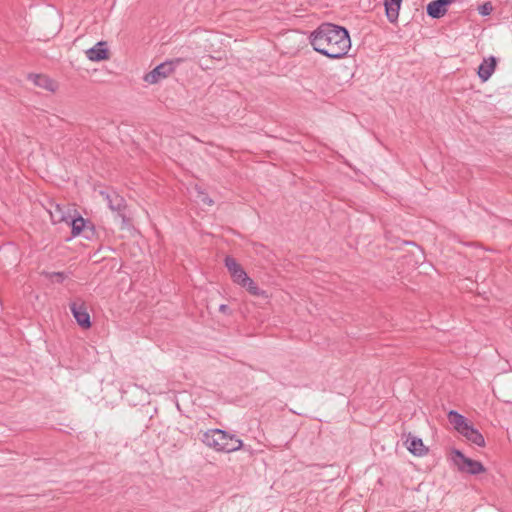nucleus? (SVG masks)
Returning <instances> with one entry per match:
<instances>
[{
  "label": "nucleus",
  "instance_id": "obj_1",
  "mask_svg": "<svg viewBox=\"0 0 512 512\" xmlns=\"http://www.w3.org/2000/svg\"><path fill=\"white\" fill-rule=\"evenodd\" d=\"M309 41L316 52L330 59H341L351 49L349 31L330 22H324L312 31Z\"/></svg>",
  "mask_w": 512,
  "mask_h": 512
},
{
  "label": "nucleus",
  "instance_id": "obj_2",
  "mask_svg": "<svg viewBox=\"0 0 512 512\" xmlns=\"http://www.w3.org/2000/svg\"><path fill=\"white\" fill-rule=\"evenodd\" d=\"M201 441L216 452L231 453L243 447V441L235 434L219 428L207 430L203 433Z\"/></svg>",
  "mask_w": 512,
  "mask_h": 512
},
{
  "label": "nucleus",
  "instance_id": "obj_3",
  "mask_svg": "<svg viewBox=\"0 0 512 512\" xmlns=\"http://www.w3.org/2000/svg\"><path fill=\"white\" fill-rule=\"evenodd\" d=\"M181 62V58H176L174 60H168L163 63H160L153 70L148 72L143 79L145 82L149 84H157L161 80L171 75L174 72L176 66L179 65Z\"/></svg>",
  "mask_w": 512,
  "mask_h": 512
},
{
  "label": "nucleus",
  "instance_id": "obj_4",
  "mask_svg": "<svg viewBox=\"0 0 512 512\" xmlns=\"http://www.w3.org/2000/svg\"><path fill=\"white\" fill-rule=\"evenodd\" d=\"M453 461L459 471L468 473L470 475H478L486 471V468L481 462L466 457L460 450L457 449L453 450Z\"/></svg>",
  "mask_w": 512,
  "mask_h": 512
},
{
  "label": "nucleus",
  "instance_id": "obj_5",
  "mask_svg": "<svg viewBox=\"0 0 512 512\" xmlns=\"http://www.w3.org/2000/svg\"><path fill=\"white\" fill-rule=\"evenodd\" d=\"M69 307L74 319L81 328L89 329L92 326L90 315L83 301L77 300L71 302Z\"/></svg>",
  "mask_w": 512,
  "mask_h": 512
},
{
  "label": "nucleus",
  "instance_id": "obj_6",
  "mask_svg": "<svg viewBox=\"0 0 512 512\" xmlns=\"http://www.w3.org/2000/svg\"><path fill=\"white\" fill-rule=\"evenodd\" d=\"M224 264L234 283L240 285L243 281H247V273L234 257L226 256Z\"/></svg>",
  "mask_w": 512,
  "mask_h": 512
},
{
  "label": "nucleus",
  "instance_id": "obj_7",
  "mask_svg": "<svg viewBox=\"0 0 512 512\" xmlns=\"http://www.w3.org/2000/svg\"><path fill=\"white\" fill-rule=\"evenodd\" d=\"M39 205L45 209V211L49 214L50 219L53 224H58L61 222H68L70 218V214L67 213L64 208L55 203L54 201L49 200L48 206H44L42 203H39Z\"/></svg>",
  "mask_w": 512,
  "mask_h": 512
},
{
  "label": "nucleus",
  "instance_id": "obj_8",
  "mask_svg": "<svg viewBox=\"0 0 512 512\" xmlns=\"http://www.w3.org/2000/svg\"><path fill=\"white\" fill-rule=\"evenodd\" d=\"M405 436L404 445L412 455L422 457L428 453L429 449L424 445L421 438L412 435L410 432Z\"/></svg>",
  "mask_w": 512,
  "mask_h": 512
},
{
  "label": "nucleus",
  "instance_id": "obj_9",
  "mask_svg": "<svg viewBox=\"0 0 512 512\" xmlns=\"http://www.w3.org/2000/svg\"><path fill=\"white\" fill-rule=\"evenodd\" d=\"M455 0H433L426 7L427 15L433 19L443 17L448 10V6Z\"/></svg>",
  "mask_w": 512,
  "mask_h": 512
},
{
  "label": "nucleus",
  "instance_id": "obj_10",
  "mask_svg": "<svg viewBox=\"0 0 512 512\" xmlns=\"http://www.w3.org/2000/svg\"><path fill=\"white\" fill-rule=\"evenodd\" d=\"M101 195L105 197L109 208L112 211L118 212L119 215L123 218V220H125V215L122 214V211L126 208L125 199L116 192L108 193L101 191Z\"/></svg>",
  "mask_w": 512,
  "mask_h": 512
},
{
  "label": "nucleus",
  "instance_id": "obj_11",
  "mask_svg": "<svg viewBox=\"0 0 512 512\" xmlns=\"http://www.w3.org/2000/svg\"><path fill=\"white\" fill-rule=\"evenodd\" d=\"M86 56L89 60L100 62L109 59V50L105 41L96 43L93 47L86 51Z\"/></svg>",
  "mask_w": 512,
  "mask_h": 512
},
{
  "label": "nucleus",
  "instance_id": "obj_12",
  "mask_svg": "<svg viewBox=\"0 0 512 512\" xmlns=\"http://www.w3.org/2000/svg\"><path fill=\"white\" fill-rule=\"evenodd\" d=\"M497 66V58L495 56H490L487 59H484L482 63L478 66L477 74L482 82H486L494 73Z\"/></svg>",
  "mask_w": 512,
  "mask_h": 512
},
{
  "label": "nucleus",
  "instance_id": "obj_13",
  "mask_svg": "<svg viewBox=\"0 0 512 512\" xmlns=\"http://www.w3.org/2000/svg\"><path fill=\"white\" fill-rule=\"evenodd\" d=\"M460 434L463 437H465L467 441H469L479 447L485 446L484 436L471 423L466 428H464V430L461 431Z\"/></svg>",
  "mask_w": 512,
  "mask_h": 512
},
{
  "label": "nucleus",
  "instance_id": "obj_14",
  "mask_svg": "<svg viewBox=\"0 0 512 512\" xmlns=\"http://www.w3.org/2000/svg\"><path fill=\"white\" fill-rule=\"evenodd\" d=\"M403 0H384L386 17L390 23H395L399 17V11Z\"/></svg>",
  "mask_w": 512,
  "mask_h": 512
},
{
  "label": "nucleus",
  "instance_id": "obj_15",
  "mask_svg": "<svg viewBox=\"0 0 512 512\" xmlns=\"http://www.w3.org/2000/svg\"><path fill=\"white\" fill-rule=\"evenodd\" d=\"M447 417L450 424L453 425L454 429L458 433H461V431H463L464 428H466L470 424L465 416H463L462 414L458 413L455 410L449 411Z\"/></svg>",
  "mask_w": 512,
  "mask_h": 512
},
{
  "label": "nucleus",
  "instance_id": "obj_16",
  "mask_svg": "<svg viewBox=\"0 0 512 512\" xmlns=\"http://www.w3.org/2000/svg\"><path fill=\"white\" fill-rule=\"evenodd\" d=\"M34 85L44 88L49 92H55L58 88V84L53 79L43 74L34 73Z\"/></svg>",
  "mask_w": 512,
  "mask_h": 512
},
{
  "label": "nucleus",
  "instance_id": "obj_17",
  "mask_svg": "<svg viewBox=\"0 0 512 512\" xmlns=\"http://www.w3.org/2000/svg\"><path fill=\"white\" fill-rule=\"evenodd\" d=\"M241 287L245 288L251 295L256 297L267 298L268 294L265 290H262L258 285L248 276L247 281H243L240 284Z\"/></svg>",
  "mask_w": 512,
  "mask_h": 512
},
{
  "label": "nucleus",
  "instance_id": "obj_18",
  "mask_svg": "<svg viewBox=\"0 0 512 512\" xmlns=\"http://www.w3.org/2000/svg\"><path fill=\"white\" fill-rule=\"evenodd\" d=\"M66 223L71 226V232L73 236L80 235L87 224L86 220L80 215H78L77 217H72L70 215V218Z\"/></svg>",
  "mask_w": 512,
  "mask_h": 512
},
{
  "label": "nucleus",
  "instance_id": "obj_19",
  "mask_svg": "<svg viewBox=\"0 0 512 512\" xmlns=\"http://www.w3.org/2000/svg\"><path fill=\"white\" fill-rule=\"evenodd\" d=\"M41 275H44L48 280H50L52 283H58L61 284L64 282L66 278H68V274L65 272H48V271H42Z\"/></svg>",
  "mask_w": 512,
  "mask_h": 512
},
{
  "label": "nucleus",
  "instance_id": "obj_20",
  "mask_svg": "<svg viewBox=\"0 0 512 512\" xmlns=\"http://www.w3.org/2000/svg\"><path fill=\"white\" fill-rule=\"evenodd\" d=\"M477 10L481 16H488L493 11V5L491 2H484L483 4L478 6Z\"/></svg>",
  "mask_w": 512,
  "mask_h": 512
},
{
  "label": "nucleus",
  "instance_id": "obj_21",
  "mask_svg": "<svg viewBox=\"0 0 512 512\" xmlns=\"http://www.w3.org/2000/svg\"><path fill=\"white\" fill-rule=\"evenodd\" d=\"M219 311L223 314H231V309L228 305L226 304H221L219 306Z\"/></svg>",
  "mask_w": 512,
  "mask_h": 512
},
{
  "label": "nucleus",
  "instance_id": "obj_22",
  "mask_svg": "<svg viewBox=\"0 0 512 512\" xmlns=\"http://www.w3.org/2000/svg\"><path fill=\"white\" fill-rule=\"evenodd\" d=\"M202 201L204 203H207L208 205H212L213 204V200L210 199L209 197L205 196L204 198H202Z\"/></svg>",
  "mask_w": 512,
  "mask_h": 512
},
{
  "label": "nucleus",
  "instance_id": "obj_23",
  "mask_svg": "<svg viewBox=\"0 0 512 512\" xmlns=\"http://www.w3.org/2000/svg\"><path fill=\"white\" fill-rule=\"evenodd\" d=\"M418 249H419V252L421 253V255H423V250L420 247H418Z\"/></svg>",
  "mask_w": 512,
  "mask_h": 512
}]
</instances>
